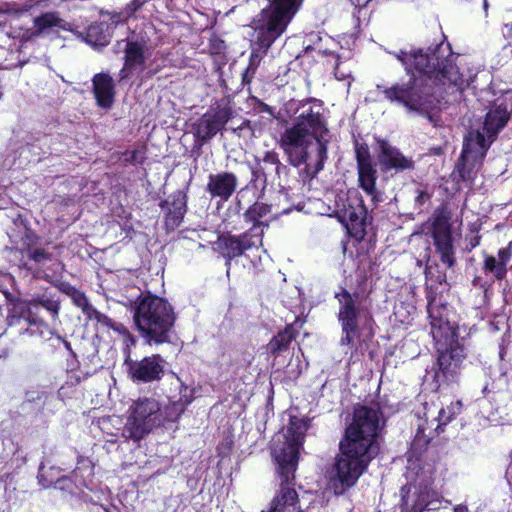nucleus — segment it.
<instances>
[{
  "mask_svg": "<svg viewBox=\"0 0 512 512\" xmlns=\"http://www.w3.org/2000/svg\"><path fill=\"white\" fill-rule=\"evenodd\" d=\"M391 54L402 64L408 80L389 87L378 85V90L390 103L401 105L430 121L431 113L440 104L435 89L449 84L462 90L467 84L466 76L455 63L458 55L452 51L442 31L427 48L411 47Z\"/></svg>",
  "mask_w": 512,
  "mask_h": 512,
  "instance_id": "obj_1",
  "label": "nucleus"
},
{
  "mask_svg": "<svg viewBox=\"0 0 512 512\" xmlns=\"http://www.w3.org/2000/svg\"><path fill=\"white\" fill-rule=\"evenodd\" d=\"M382 416L377 403L354 408L352 421L344 429L339 441V453L335 457V494H343L354 487L379 455V438L385 426L384 420L381 423Z\"/></svg>",
  "mask_w": 512,
  "mask_h": 512,
  "instance_id": "obj_2",
  "label": "nucleus"
},
{
  "mask_svg": "<svg viewBox=\"0 0 512 512\" xmlns=\"http://www.w3.org/2000/svg\"><path fill=\"white\" fill-rule=\"evenodd\" d=\"M308 428V420L290 416L283 441L273 442L271 456L275 464L276 477L280 481V489L271 500L269 508L261 512H303L294 486L300 450Z\"/></svg>",
  "mask_w": 512,
  "mask_h": 512,
  "instance_id": "obj_3",
  "label": "nucleus"
},
{
  "mask_svg": "<svg viewBox=\"0 0 512 512\" xmlns=\"http://www.w3.org/2000/svg\"><path fill=\"white\" fill-rule=\"evenodd\" d=\"M431 335L436 342V366L433 375L435 390L443 385L458 381L463 361L467 357L466 349L459 341V327L450 320L447 303H441L427 309Z\"/></svg>",
  "mask_w": 512,
  "mask_h": 512,
  "instance_id": "obj_4",
  "label": "nucleus"
},
{
  "mask_svg": "<svg viewBox=\"0 0 512 512\" xmlns=\"http://www.w3.org/2000/svg\"><path fill=\"white\" fill-rule=\"evenodd\" d=\"M339 303L337 314L341 326L340 345L351 350L350 358L364 356L375 336L374 318L369 306L363 303L362 295L340 287L334 295Z\"/></svg>",
  "mask_w": 512,
  "mask_h": 512,
  "instance_id": "obj_5",
  "label": "nucleus"
},
{
  "mask_svg": "<svg viewBox=\"0 0 512 512\" xmlns=\"http://www.w3.org/2000/svg\"><path fill=\"white\" fill-rule=\"evenodd\" d=\"M308 107L302 105L303 110L295 118L294 124L286 128L280 135L279 146L287 156V160L293 167H300L307 163L309 158L308 136L321 137L329 133L327 121L323 114L322 101L308 98Z\"/></svg>",
  "mask_w": 512,
  "mask_h": 512,
  "instance_id": "obj_6",
  "label": "nucleus"
},
{
  "mask_svg": "<svg viewBox=\"0 0 512 512\" xmlns=\"http://www.w3.org/2000/svg\"><path fill=\"white\" fill-rule=\"evenodd\" d=\"M134 325L149 345L171 343L176 314L169 301L150 292H140L130 301Z\"/></svg>",
  "mask_w": 512,
  "mask_h": 512,
  "instance_id": "obj_7",
  "label": "nucleus"
},
{
  "mask_svg": "<svg viewBox=\"0 0 512 512\" xmlns=\"http://www.w3.org/2000/svg\"><path fill=\"white\" fill-rule=\"evenodd\" d=\"M303 0H272L254 19L256 37L273 45L286 31Z\"/></svg>",
  "mask_w": 512,
  "mask_h": 512,
  "instance_id": "obj_8",
  "label": "nucleus"
},
{
  "mask_svg": "<svg viewBox=\"0 0 512 512\" xmlns=\"http://www.w3.org/2000/svg\"><path fill=\"white\" fill-rule=\"evenodd\" d=\"M130 409V416L122 429V436L126 440L138 443L154 428L162 426L161 406L156 399L139 398Z\"/></svg>",
  "mask_w": 512,
  "mask_h": 512,
  "instance_id": "obj_9",
  "label": "nucleus"
},
{
  "mask_svg": "<svg viewBox=\"0 0 512 512\" xmlns=\"http://www.w3.org/2000/svg\"><path fill=\"white\" fill-rule=\"evenodd\" d=\"M233 101L230 95L216 100L193 124L194 146L201 148L222 132L234 116Z\"/></svg>",
  "mask_w": 512,
  "mask_h": 512,
  "instance_id": "obj_10",
  "label": "nucleus"
},
{
  "mask_svg": "<svg viewBox=\"0 0 512 512\" xmlns=\"http://www.w3.org/2000/svg\"><path fill=\"white\" fill-rule=\"evenodd\" d=\"M429 234L441 262L448 268L456 263L453 243L451 211L446 204L439 205L431 218Z\"/></svg>",
  "mask_w": 512,
  "mask_h": 512,
  "instance_id": "obj_11",
  "label": "nucleus"
},
{
  "mask_svg": "<svg viewBox=\"0 0 512 512\" xmlns=\"http://www.w3.org/2000/svg\"><path fill=\"white\" fill-rule=\"evenodd\" d=\"M355 161L357 167V183L366 195L370 196L372 204L376 207L382 201V193L377 189L379 177L377 164L373 160L367 143L354 142Z\"/></svg>",
  "mask_w": 512,
  "mask_h": 512,
  "instance_id": "obj_12",
  "label": "nucleus"
},
{
  "mask_svg": "<svg viewBox=\"0 0 512 512\" xmlns=\"http://www.w3.org/2000/svg\"><path fill=\"white\" fill-rule=\"evenodd\" d=\"M253 229H248L240 234L223 232L218 235L216 246L220 255L225 260V266L229 269L232 260L241 257L246 251L262 246L260 234H253Z\"/></svg>",
  "mask_w": 512,
  "mask_h": 512,
  "instance_id": "obj_13",
  "label": "nucleus"
},
{
  "mask_svg": "<svg viewBox=\"0 0 512 512\" xmlns=\"http://www.w3.org/2000/svg\"><path fill=\"white\" fill-rule=\"evenodd\" d=\"M127 377L135 384L159 382L165 375V360L160 354L145 356L140 360L127 355L124 359Z\"/></svg>",
  "mask_w": 512,
  "mask_h": 512,
  "instance_id": "obj_14",
  "label": "nucleus"
},
{
  "mask_svg": "<svg viewBox=\"0 0 512 512\" xmlns=\"http://www.w3.org/2000/svg\"><path fill=\"white\" fill-rule=\"evenodd\" d=\"M400 496V509L414 512L438 510L442 501V495L427 484H406L401 487Z\"/></svg>",
  "mask_w": 512,
  "mask_h": 512,
  "instance_id": "obj_15",
  "label": "nucleus"
},
{
  "mask_svg": "<svg viewBox=\"0 0 512 512\" xmlns=\"http://www.w3.org/2000/svg\"><path fill=\"white\" fill-rule=\"evenodd\" d=\"M124 42L123 66L118 73V82L124 83L131 79L137 71H143L146 63V43L143 40L126 39Z\"/></svg>",
  "mask_w": 512,
  "mask_h": 512,
  "instance_id": "obj_16",
  "label": "nucleus"
},
{
  "mask_svg": "<svg viewBox=\"0 0 512 512\" xmlns=\"http://www.w3.org/2000/svg\"><path fill=\"white\" fill-rule=\"evenodd\" d=\"M378 145L377 160L382 172L395 171L396 173L413 170L415 161L406 157L397 147L393 146L388 140L376 137Z\"/></svg>",
  "mask_w": 512,
  "mask_h": 512,
  "instance_id": "obj_17",
  "label": "nucleus"
},
{
  "mask_svg": "<svg viewBox=\"0 0 512 512\" xmlns=\"http://www.w3.org/2000/svg\"><path fill=\"white\" fill-rule=\"evenodd\" d=\"M237 186L238 178L233 172L211 173L208 175L206 192L210 195L211 199L227 202L236 192Z\"/></svg>",
  "mask_w": 512,
  "mask_h": 512,
  "instance_id": "obj_18",
  "label": "nucleus"
},
{
  "mask_svg": "<svg viewBox=\"0 0 512 512\" xmlns=\"http://www.w3.org/2000/svg\"><path fill=\"white\" fill-rule=\"evenodd\" d=\"M303 324L304 320H300L299 317H296L293 323H289L283 329L279 330L266 345V351L269 356L276 360L279 356L287 352L292 342L298 336L299 330L302 328Z\"/></svg>",
  "mask_w": 512,
  "mask_h": 512,
  "instance_id": "obj_19",
  "label": "nucleus"
},
{
  "mask_svg": "<svg viewBox=\"0 0 512 512\" xmlns=\"http://www.w3.org/2000/svg\"><path fill=\"white\" fill-rule=\"evenodd\" d=\"M367 207L358 191L337 194L335 198V214L341 223L357 215L367 214Z\"/></svg>",
  "mask_w": 512,
  "mask_h": 512,
  "instance_id": "obj_20",
  "label": "nucleus"
},
{
  "mask_svg": "<svg viewBox=\"0 0 512 512\" xmlns=\"http://www.w3.org/2000/svg\"><path fill=\"white\" fill-rule=\"evenodd\" d=\"M187 193L183 190L173 192L169 199L159 203L161 209L168 208L165 213V226L174 230L180 226L187 212Z\"/></svg>",
  "mask_w": 512,
  "mask_h": 512,
  "instance_id": "obj_21",
  "label": "nucleus"
},
{
  "mask_svg": "<svg viewBox=\"0 0 512 512\" xmlns=\"http://www.w3.org/2000/svg\"><path fill=\"white\" fill-rule=\"evenodd\" d=\"M278 158L279 154L275 150L265 151L262 157L255 156L254 163L250 165V182L255 185L259 183L262 190H264L268 185L269 177H272L273 175L274 167L276 166Z\"/></svg>",
  "mask_w": 512,
  "mask_h": 512,
  "instance_id": "obj_22",
  "label": "nucleus"
},
{
  "mask_svg": "<svg viewBox=\"0 0 512 512\" xmlns=\"http://www.w3.org/2000/svg\"><path fill=\"white\" fill-rule=\"evenodd\" d=\"M92 91L96 104L103 109H110L115 102V83L108 73H97L92 78Z\"/></svg>",
  "mask_w": 512,
  "mask_h": 512,
  "instance_id": "obj_23",
  "label": "nucleus"
},
{
  "mask_svg": "<svg viewBox=\"0 0 512 512\" xmlns=\"http://www.w3.org/2000/svg\"><path fill=\"white\" fill-rule=\"evenodd\" d=\"M482 271L486 275H491L493 280L487 281L483 279L481 276H475L472 279V285L475 288H479L483 290L484 293H487L493 287L494 280L502 281L506 278L508 273V268L504 267L497 258L491 254H484V259L482 263Z\"/></svg>",
  "mask_w": 512,
  "mask_h": 512,
  "instance_id": "obj_24",
  "label": "nucleus"
},
{
  "mask_svg": "<svg viewBox=\"0 0 512 512\" xmlns=\"http://www.w3.org/2000/svg\"><path fill=\"white\" fill-rule=\"evenodd\" d=\"M491 143L490 141L487 142L484 134L479 130L468 131L463 139L461 154L472 157L474 161L479 159L481 162L486 156Z\"/></svg>",
  "mask_w": 512,
  "mask_h": 512,
  "instance_id": "obj_25",
  "label": "nucleus"
},
{
  "mask_svg": "<svg viewBox=\"0 0 512 512\" xmlns=\"http://www.w3.org/2000/svg\"><path fill=\"white\" fill-rule=\"evenodd\" d=\"M272 211V205L256 201L250 205L243 213V218L246 223H252L249 229H253V234H260L261 241H263L264 228L269 226V222L262 221V218L269 215Z\"/></svg>",
  "mask_w": 512,
  "mask_h": 512,
  "instance_id": "obj_26",
  "label": "nucleus"
},
{
  "mask_svg": "<svg viewBox=\"0 0 512 512\" xmlns=\"http://www.w3.org/2000/svg\"><path fill=\"white\" fill-rule=\"evenodd\" d=\"M510 119V113L506 106L498 105L487 112L484 120V130L488 140L493 142L499 132L507 125Z\"/></svg>",
  "mask_w": 512,
  "mask_h": 512,
  "instance_id": "obj_27",
  "label": "nucleus"
},
{
  "mask_svg": "<svg viewBox=\"0 0 512 512\" xmlns=\"http://www.w3.org/2000/svg\"><path fill=\"white\" fill-rule=\"evenodd\" d=\"M22 239L24 241V247L20 250V252L22 255L26 254L29 260L40 264L51 259V254L44 248L33 249V246L37 244L39 239L33 230L26 229Z\"/></svg>",
  "mask_w": 512,
  "mask_h": 512,
  "instance_id": "obj_28",
  "label": "nucleus"
},
{
  "mask_svg": "<svg viewBox=\"0 0 512 512\" xmlns=\"http://www.w3.org/2000/svg\"><path fill=\"white\" fill-rule=\"evenodd\" d=\"M430 448H434L433 438L425 434L423 425H419L411 442L409 453L418 461H426L429 459Z\"/></svg>",
  "mask_w": 512,
  "mask_h": 512,
  "instance_id": "obj_29",
  "label": "nucleus"
},
{
  "mask_svg": "<svg viewBox=\"0 0 512 512\" xmlns=\"http://www.w3.org/2000/svg\"><path fill=\"white\" fill-rule=\"evenodd\" d=\"M470 156H466L460 153L457 159L455 167L452 171L451 177L456 184L470 183L473 184L475 179V162H469Z\"/></svg>",
  "mask_w": 512,
  "mask_h": 512,
  "instance_id": "obj_30",
  "label": "nucleus"
},
{
  "mask_svg": "<svg viewBox=\"0 0 512 512\" xmlns=\"http://www.w3.org/2000/svg\"><path fill=\"white\" fill-rule=\"evenodd\" d=\"M84 39L93 47L103 48L110 43L111 35L103 23L95 22L86 28Z\"/></svg>",
  "mask_w": 512,
  "mask_h": 512,
  "instance_id": "obj_31",
  "label": "nucleus"
},
{
  "mask_svg": "<svg viewBox=\"0 0 512 512\" xmlns=\"http://www.w3.org/2000/svg\"><path fill=\"white\" fill-rule=\"evenodd\" d=\"M368 218V213L361 214L357 215L356 218L347 219L343 223L349 236L357 243L362 242L367 234V226L371 223V219Z\"/></svg>",
  "mask_w": 512,
  "mask_h": 512,
  "instance_id": "obj_32",
  "label": "nucleus"
},
{
  "mask_svg": "<svg viewBox=\"0 0 512 512\" xmlns=\"http://www.w3.org/2000/svg\"><path fill=\"white\" fill-rule=\"evenodd\" d=\"M62 19L59 16V12L50 11L42 13L41 15L33 19V26L35 28L34 35L38 36L54 27L61 25Z\"/></svg>",
  "mask_w": 512,
  "mask_h": 512,
  "instance_id": "obj_33",
  "label": "nucleus"
},
{
  "mask_svg": "<svg viewBox=\"0 0 512 512\" xmlns=\"http://www.w3.org/2000/svg\"><path fill=\"white\" fill-rule=\"evenodd\" d=\"M272 44L267 43L266 41L256 37L252 43V49L249 57L248 68L252 74L256 73L257 68L260 65L261 60L267 54Z\"/></svg>",
  "mask_w": 512,
  "mask_h": 512,
  "instance_id": "obj_34",
  "label": "nucleus"
},
{
  "mask_svg": "<svg viewBox=\"0 0 512 512\" xmlns=\"http://www.w3.org/2000/svg\"><path fill=\"white\" fill-rule=\"evenodd\" d=\"M324 137H314L317 143V162L314 170L310 173V178H314L324 168L325 161L327 160L328 140H325Z\"/></svg>",
  "mask_w": 512,
  "mask_h": 512,
  "instance_id": "obj_35",
  "label": "nucleus"
},
{
  "mask_svg": "<svg viewBox=\"0 0 512 512\" xmlns=\"http://www.w3.org/2000/svg\"><path fill=\"white\" fill-rule=\"evenodd\" d=\"M184 412L185 409L180 407V405L175 401L171 400L167 405H165L164 409L161 410L162 425H164L165 422H177Z\"/></svg>",
  "mask_w": 512,
  "mask_h": 512,
  "instance_id": "obj_36",
  "label": "nucleus"
},
{
  "mask_svg": "<svg viewBox=\"0 0 512 512\" xmlns=\"http://www.w3.org/2000/svg\"><path fill=\"white\" fill-rule=\"evenodd\" d=\"M115 332L119 334L122 338V342L124 344L123 352L125 357L127 355L131 356V349L136 345V337L129 331V329L121 323L116 326Z\"/></svg>",
  "mask_w": 512,
  "mask_h": 512,
  "instance_id": "obj_37",
  "label": "nucleus"
},
{
  "mask_svg": "<svg viewBox=\"0 0 512 512\" xmlns=\"http://www.w3.org/2000/svg\"><path fill=\"white\" fill-rule=\"evenodd\" d=\"M194 398L195 389L190 388L184 382L180 381L178 398L174 401L186 410V408L193 402Z\"/></svg>",
  "mask_w": 512,
  "mask_h": 512,
  "instance_id": "obj_38",
  "label": "nucleus"
},
{
  "mask_svg": "<svg viewBox=\"0 0 512 512\" xmlns=\"http://www.w3.org/2000/svg\"><path fill=\"white\" fill-rule=\"evenodd\" d=\"M86 316L89 320H95L97 323H99L102 326H105L109 329H112L114 332H115L116 326L121 324L120 322L114 321L106 314L98 311L94 306Z\"/></svg>",
  "mask_w": 512,
  "mask_h": 512,
  "instance_id": "obj_39",
  "label": "nucleus"
},
{
  "mask_svg": "<svg viewBox=\"0 0 512 512\" xmlns=\"http://www.w3.org/2000/svg\"><path fill=\"white\" fill-rule=\"evenodd\" d=\"M72 302L82 310L84 315H87L89 311L93 308V305L89 302L86 294L79 290H77L70 296Z\"/></svg>",
  "mask_w": 512,
  "mask_h": 512,
  "instance_id": "obj_40",
  "label": "nucleus"
},
{
  "mask_svg": "<svg viewBox=\"0 0 512 512\" xmlns=\"http://www.w3.org/2000/svg\"><path fill=\"white\" fill-rule=\"evenodd\" d=\"M50 397V393L45 390H30L26 392L25 402L41 404L44 406Z\"/></svg>",
  "mask_w": 512,
  "mask_h": 512,
  "instance_id": "obj_41",
  "label": "nucleus"
},
{
  "mask_svg": "<svg viewBox=\"0 0 512 512\" xmlns=\"http://www.w3.org/2000/svg\"><path fill=\"white\" fill-rule=\"evenodd\" d=\"M208 52L211 55H224L226 51L225 41L222 40L218 35L213 34L208 41Z\"/></svg>",
  "mask_w": 512,
  "mask_h": 512,
  "instance_id": "obj_42",
  "label": "nucleus"
},
{
  "mask_svg": "<svg viewBox=\"0 0 512 512\" xmlns=\"http://www.w3.org/2000/svg\"><path fill=\"white\" fill-rule=\"evenodd\" d=\"M32 305L41 306L51 313L52 316L58 315L60 304L58 301L49 298H38L33 300Z\"/></svg>",
  "mask_w": 512,
  "mask_h": 512,
  "instance_id": "obj_43",
  "label": "nucleus"
},
{
  "mask_svg": "<svg viewBox=\"0 0 512 512\" xmlns=\"http://www.w3.org/2000/svg\"><path fill=\"white\" fill-rule=\"evenodd\" d=\"M289 172L290 169L280 161V158H278L272 175V183L277 181L278 184L280 185L282 180H287Z\"/></svg>",
  "mask_w": 512,
  "mask_h": 512,
  "instance_id": "obj_44",
  "label": "nucleus"
},
{
  "mask_svg": "<svg viewBox=\"0 0 512 512\" xmlns=\"http://www.w3.org/2000/svg\"><path fill=\"white\" fill-rule=\"evenodd\" d=\"M450 410L451 409H449V408H448V410L445 408L440 409V411L438 413V417H437L438 424H437V427L435 428V431L437 433L443 432L444 427L453 420L454 415H453V413H451Z\"/></svg>",
  "mask_w": 512,
  "mask_h": 512,
  "instance_id": "obj_45",
  "label": "nucleus"
},
{
  "mask_svg": "<svg viewBox=\"0 0 512 512\" xmlns=\"http://www.w3.org/2000/svg\"><path fill=\"white\" fill-rule=\"evenodd\" d=\"M432 198V193H430L427 189H418L417 195L415 196L414 202L415 207L418 209H422V207L430 202Z\"/></svg>",
  "mask_w": 512,
  "mask_h": 512,
  "instance_id": "obj_46",
  "label": "nucleus"
},
{
  "mask_svg": "<svg viewBox=\"0 0 512 512\" xmlns=\"http://www.w3.org/2000/svg\"><path fill=\"white\" fill-rule=\"evenodd\" d=\"M438 291L437 287L431 285L426 286L425 288V297L427 300V309H430L432 306H437L439 303L437 302Z\"/></svg>",
  "mask_w": 512,
  "mask_h": 512,
  "instance_id": "obj_47",
  "label": "nucleus"
},
{
  "mask_svg": "<svg viewBox=\"0 0 512 512\" xmlns=\"http://www.w3.org/2000/svg\"><path fill=\"white\" fill-rule=\"evenodd\" d=\"M125 161L130 164H142L145 157L139 150L126 151L124 153Z\"/></svg>",
  "mask_w": 512,
  "mask_h": 512,
  "instance_id": "obj_48",
  "label": "nucleus"
},
{
  "mask_svg": "<svg viewBox=\"0 0 512 512\" xmlns=\"http://www.w3.org/2000/svg\"><path fill=\"white\" fill-rule=\"evenodd\" d=\"M512 257V250L510 244L507 247L500 248L497 253V261H499L504 267H507Z\"/></svg>",
  "mask_w": 512,
  "mask_h": 512,
  "instance_id": "obj_49",
  "label": "nucleus"
},
{
  "mask_svg": "<svg viewBox=\"0 0 512 512\" xmlns=\"http://www.w3.org/2000/svg\"><path fill=\"white\" fill-rule=\"evenodd\" d=\"M3 13L11 15H22L21 4L16 2L5 3L3 5Z\"/></svg>",
  "mask_w": 512,
  "mask_h": 512,
  "instance_id": "obj_50",
  "label": "nucleus"
},
{
  "mask_svg": "<svg viewBox=\"0 0 512 512\" xmlns=\"http://www.w3.org/2000/svg\"><path fill=\"white\" fill-rule=\"evenodd\" d=\"M72 481L69 477L67 476H64V477H61L59 478L57 481H56V485L62 489V490H69L71 493H73L72 491Z\"/></svg>",
  "mask_w": 512,
  "mask_h": 512,
  "instance_id": "obj_51",
  "label": "nucleus"
},
{
  "mask_svg": "<svg viewBox=\"0 0 512 512\" xmlns=\"http://www.w3.org/2000/svg\"><path fill=\"white\" fill-rule=\"evenodd\" d=\"M164 67H165L164 64H157L156 60H153L149 65L147 75L149 77H152V76L156 75L157 73H159Z\"/></svg>",
  "mask_w": 512,
  "mask_h": 512,
  "instance_id": "obj_52",
  "label": "nucleus"
},
{
  "mask_svg": "<svg viewBox=\"0 0 512 512\" xmlns=\"http://www.w3.org/2000/svg\"><path fill=\"white\" fill-rule=\"evenodd\" d=\"M40 4V0H26L21 3V9L23 14L29 12L33 8L37 7Z\"/></svg>",
  "mask_w": 512,
  "mask_h": 512,
  "instance_id": "obj_53",
  "label": "nucleus"
},
{
  "mask_svg": "<svg viewBox=\"0 0 512 512\" xmlns=\"http://www.w3.org/2000/svg\"><path fill=\"white\" fill-rule=\"evenodd\" d=\"M59 290L70 297L77 290V288L68 282H62L59 285Z\"/></svg>",
  "mask_w": 512,
  "mask_h": 512,
  "instance_id": "obj_54",
  "label": "nucleus"
},
{
  "mask_svg": "<svg viewBox=\"0 0 512 512\" xmlns=\"http://www.w3.org/2000/svg\"><path fill=\"white\" fill-rule=\"evenodd\" d=\"M244 129H250V121L245 119L238 127L232 128L233 133L241 136V131Z\"/></svg>",
  "mask_w": 512,
  "mask_h": 512,
  "instance_id": "obj_55",
  "label": "nucleus"
},
{
  "mask_svg": "<svg viewBox=\"0 0 512 512\" xmlns=\"http://www.w3.org/2000/svg\"><path fill=\"white\" fill-rule=\"evenodd\" d=\"M254 75L255 74H252L251 71H249V68L247 67L242 75V83L244 85H249L252 82Z\"/></svg>",
  "mask_w": 512,
  "mask_h": 512,
  "instance_id": "obj_56",
  "label": "nucleus"
},
{
  "mask_svg": "<svg viewBox=\"0 0 512 512\" xmlns=\"http://www.w3.org/2000/svg\"><path fill=\"white\" fill-rule=\"evenodd\" d=\"M142 6V2L140 0H132L130 4H128V9L130 10V13H135L140 7Z\"/></svg>",
  "mask_w": 512,
  "mask_h": 512,
  "instance_id": "obj_57",
  "label": "nucleus"
},
{
  "mask_svg": "<svg viewBox=\"0 0 512 512\" xmlns=\"http://www.w3.org/2000/svg\"><path fill=\"white\" fill-rule=\"evenodd\" d=\"M259 109L261 112L273 114V108L264 102H260Z\"/></svg>",
  "mask_w": 512,
  "mask_h": 512,
  "instance_id": "obj_58",
  "label": "nucleus"
},
{
  "mask_svg": "<svg viewBox=\"0 0 512 512\" xmlns=\"http://www.w3.org/2000/svg\"><path fill=\"white\" fill-rule=\"evenodd\" d=\"M480 239L481 237L479 235H475L473 238H471L469 241L470 248L473 249L477 247L480 243Z\"/></svg>",
  "mask_w": 512,
  "mask_h": 512,
  "instance_id": "obj_59",
  "label": "nucleus"
},
{
  "mask_svg": "<svg viewBox=\"0 0 512 512\" xmlns=\"http://www.w3.org/2000/svg\"><path fill=\"white\" fill-rule=\"evenodd\" d=\"M453 512H468V507L463 504H458L454 506Z\"/></svg>",
  "mask_w": 512,
  "mask_h": 512,
  "instance_id": "obj_60",
  "label": "nucleus"
},
{
  "mask_svg": "<svg viewBox=\"0 0 512 512\" xmlns=\"http://www.w3.org/2000/svg\"><path fill=\"white\" fill-rule=\"evenodd\" d=\"M331 55L334 57L335 61H334V71H335V75L337 74V69L340 65V56L338 54H334V53H331Z\"/></svg>",
  "mask_w": 512,
  "mask_h": 512,
  "instance_id": "obj_61",
  "label": "nucleus"
},
{
  "mask_svg": "<svg viewBox=\"0 0 512 512\" xmlns=\"http://www.w3.org/2000/svg\"><path fill=\"white\" fill-rule=\"evenodd\" d=\"M19 267L26 270H32V267L28 265L27 261H24L23 259L20 260Z\"/></svg>",
  "mask_w": 512,
  "mask_h": 512,
  "instance_id": "obj_62",
  "label": "nucleus"
},
{
  "mask_svg": "<svg viewBox=\"0 0 512 512\" xmlns=\"http://www.w3.org/2000/svg\"><path fill=\"white\" fill-rule=\"evenodd\" d=\"M445 280H446V276H445V275L438 276V278H437V282H438V283H440V284H441L442 282H444Z\"/></svg>",
  "mask_w": 512,
  "mask_h": 512,
  "instance_id": "obj_63",
  "label": "nucleus"
},
{
  "mask_svg": "<svg viewBox=\"0 0 512 512\" xmlns=\"http://www.w3.org/2000/svg\"><path fill=\"white\" fill-rule=\"evenodd\" d=\"M43 470H44V464H43V463H41V464L39 465V474H40V475H42Z\"/></svg>",
  "mask_w": 512,
  "mask_h": 512,
  "instance_id": "obj_64",
  "label": "nucleus"
}]
</instances>
